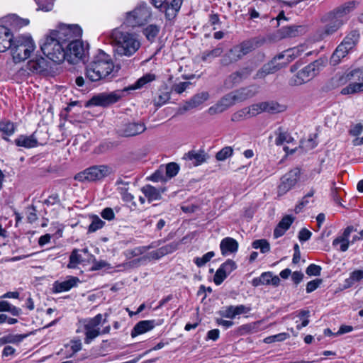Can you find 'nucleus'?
<instances>
[{"label":"nucleus","instance_id":"obj_1","mask_svg":"<svg viewBox=\"0 0 363 363\" xmlns=\"http://www.w3.org/2000/svg\"><path fill=\"white\" fill-rule=\"evenodd\" d=\"M113 69L114 64L111 56L100 50L86 66V77L91 82H98L111 78Z\"/></svg>","mask_w":363,"mask_h":363},{"label":"nucleus","instance_id":"obj_2","mask_svg":"<svg viewBox=\"0 0 363 363\" xmlns=\"http://www.w3.org/2000/svg\"><path fill=\"white\" fill-rule=\"evenodd\" d=\"M111 43L115 45V52L118 56L130 57L140 48V42L136 36L116 28L110 34Z\"/></svg>","mask_w":363,"mask_h":363},{"label":"nucleus","instance_id":"obj_3","mask_svg":"<svg viewBox=\"0 0 363 363\" xmlns=\"http://www.w3.org/2000/svg\"><path fill=\"white\" fill-rule=\"evenodd\" d=\"M82 30L77 24L59 23L55 29L50 30L47 35L48 44L59 43L65 46L73 38H81Z\"/></svg>","mask_w":363,"mask_h":363},{"label":"nucleus","instance_id":"obj_4","mask_svg":"<svg viewBox=\"0 0 363 363\" xmlns=\"http://www.w3.org/2000/svg\"><path fill=\"white\" fill-rule=\"evenodd\" d=\"M11 52L15 63L28 59L35 49L34 42L30 35H21L13 37L11 41Z\"/></svg>","mask_w":363,"mask_h":363},{"label":"nucleus","instance_id":"obj_5","mask_svg":"<svg viewBox=\"0 0 363 363\" xmlns=\"http://www.w3.org/2000/svg\"><path fill=\"white\" fill-rule=\"evenodd\" d=\"M258 41L255 39L244 40L229 49L220 58V64L226 67L242 59L257 48Z\"/></svg>","mask_w":363,"mask_h":363},{"label":"nucleus","instance_id":"obj_6","mask_svg":"<svg viewBox=\"0 0 363 363\" xmlns=\"http://www.w3.org/2000/svg\"><path fill=\"white\" fill-rule=\"evenodd\" d=\"M47 76L54 77L58 74L61 70V65L67 60L65 46L62 44L53 43L47 46Z\"/></svg>","mask_w":363,"mask_h":363},{"label":"nucleus","instance_id":"obj_7","mask_svg":"<svg viewBox=\"0 0 363 363\" xmlns=\"http://www.w3.org/2000/svg\"><path fill=\"white\" fill-rule=\"evenodd\" d=\"M326 59L319 58L310 63L291 79V85L298 86L309 82L314 78L320 71L326 65Z\"/></svg>","mask_w":363,"mask_h":363},{"label":"nucleus","instance_id":"obj_8","mask_svg":"<svg viewBox=\"0 0 363 363\" xmlns=\"http://www.w3.org/2000/svg\"><path fill=\"white\" fill-rule=\"evenodd\" d=\"M113 173L112 168L108 165H94L77 173L74 179L81 182H97Z\"/></svg>","mask_w":363,"mask_h":363},{"label":"nucleus","instance_id":"obj_9","mask_svg":"<svg viewBox=\"0 0 363 363\" xmlns=\"http://www.w3.org/2000/svg\"><path fill=\"white\" fill-rule=\"evenodd\" d=\"M80 38H73L65 45L67 61L69 64L75 65L85 57V48Z\"/></svg>","mask_w":363,"mask_h":363},{"label":"nucleus","instance_id":"obj_10","mask_svg":"<svg viewBox=\"0 0 363 363\" xmlns=\"http://www.w3.org/2000/svg\"><path fill=\"white\" fill-rule=\"evenodd\" d=\"M150 12L144 6L136 7L133 11L127 13L125 23L130 27H136L144 25L150 18Z\"/></svg>","mask_w":363,"mask_h":363},{"label":"nucleus","instance_id":"obj_11","mask_svg":"<svg viewBox=\"0 0 363 363\" xmlns=\"http://www.w3.org/2000/svg\"><path fill=\"white\" fill-rule=\"evenodd\" d=\"M301 174V168L295 167L282 176L278 186V195L283 196L294 187L299 181Z\"/></svg>","mask_w":363,"mask_h":363},{"label":"nucleus","instance_id":"obj_12","mask_svg":"<svg viewBox=\"0 0 363 363\" xmlns=\"http://www.w3.org/2000/svg\"><path fill=\"white\" fill-rule=\"evenodd\" d=\"M121 96V91L119 90L110 93H100L92 96L87 102V106H108L116 103Z\"/></svg>","mask_w":363,"mask_h":363},{"label":"nucleus","instance_id":"obj_13","mask_svg":"<svg viewBox=\"0 0 363 363\" xmlns=\"http://www.w3.org/2000/svg\"><path fill=\"white\" fill-rule=\"evenodd\" d=\"M146 130L145 124L141 121L125 122L117 129V133L122 137H133L140 135Z\"/></svg>","mask_w":363,"mask_h":363},{"label":"nucleus","instance_id":"obj_14","mask_svg":"<svg viewBox=\"0 0 363 363\" xmlns=\"http://www.w3.org/2000/svg\"><path fill=\"white\" fill-rule=\"evenodd\" d=\"M237 264L235 261L228 259L223 263L216 272L213 277V281L216 285H220L227 277L235 269Z\"/></svg>","mask_w":363,"mask_h":363},{"label":"nucleus","instance_id":"obj_15","mask_svg":"<svg viewBox=\"0 0 363 363\" xmlns=\"http://www.w3.org/2000/svg\"><path fill=\"white\" fill-rule=\"evenodd\" d=\"M254 71L252 66H245L231 73L225 79V84L233 86L247 79Z\"/></svg>","mask_w":363,"mask_h":363},{"label":"nucleus","instance_id":"obj_16","mask_svg":"<svg viewBox=\"0 0 363 363\" xmlns=\"http://www.w3.org/2000/svg\"><path fill=\"white\" fill-rule=\"evenodd\" d=\"M277 61V60L274 57L272 60L263 65L262 67L257 70L253 79H264L267 75L274 74L285 67V65L278 63Z\"/></svg>","mask_w":363,"mask_h":363},{"label":"nucleus","instance_id":"obj_17","mask_svg":"<svg viewBox=\"0 0 363 363\" xmlns=\"http://www.w3.org/2000/svg\"><path fill=\"white\" fill-rule=\"evenodd\" d=\"M209 98V94L207 91L198 93L193 96L189 101H186L185 104L179 109L180 113L187 111L190 109L198 107L204 101H207Z\"/></svg>","mask_w":363,"mask_h":363},{"label":"nucleus","instance_id":"obj_18","mask_svg":"<svg viewBox=\"0 0 363 363\" xmlns=\"http://www.w3.org/2000/svg\"><path fill=\"white\" fill-rule=\"evenodd\" d=\"M280 279L278 276H274L271 272H263L259 277H255L252 280V285L255 287L260 285H272L277 286L279 285Z\"/></svg>","mask_w":363,"mask_h":363},{"label":"nucleus","instance_id":"obj_19","mask_svg":"<svg viewBox=\"0 0 363 363\" xmlns=\"http://www.w3.org/2000/svg\"><path fill=\"white\" fill-rule=\"evenodd\" d=\"M356 1H348L343 4L342 5L335 9L333 11H330L328 14V18L330 20H340L339 18L343 17L344 16L353 11L356 6Z\"/></svg>","mask_w":363,"mask_h":363},{"label":"nucleus","instance_id":"obj_20","mask_svg":"<svg viewBox=\"0 0 363 363\" xmlns=\"http://www.w3.org/2000/svg\"><path fill=\"white\" fill-rule=\"evenodd\" d=\"M4 24L10 28V32L12 33V30H17L19 28L28 25L29 20L26 18H21L15 14H11L6 16L3 19Z\"/></svg>","mask_w":363,"mask_h":363},{"label":"nucleus","instance_id":"obj_21","mask_svg":"<svg viewBox=\"0 0 363 363\" xmlns=\"http://www.w3.org/2000/svg\"><path fill=\"white\" fill-rule=\"evenodd\" d=\"M79 281V279L76 277H69L67 280L62 281H56L52 285V292L56 294L67 291L76 286Z\"/></svg>","mask_w":363,"mask_h":363},{"label":"nucleus","instance_id":"obj_22","mask_svg":"<svg viewBox=\"0 0 363 363\" xmlns=\"http://www.w3.org/2000/svg\"><path fill=\"white\" fill-rule=\"evenodd\" d=\"M157 325L155 320H140L137 323L131 330L130 335L135 337L152 330Z\"/></svg>","mask_w":363,"mask_h":363},{"label":"nucleus","instance_id":"obj_23","mask_svg":"<svg viewBox=\"0 0 363 363\" xmlns=\"http://www.w3.org/2000/svg\"><path fill=\"white\" fill-rule=\"evenodd\" d=\"M238 247L239 245L238 241L230 237L223 238L220 243V252L223 256L237 252Z\"/></svg>","mask_w":363,"mask_h":363},{"label":"nucleus","instance_id":"obj_24","mask_svg":"<svg viewBox=\"0 0 363 363\" xmlns=\"http://www.w3.org/2000/svg\"><path fill=\"white\" fill-rule=\"evenodd\" d=\"M13 37L10 28L6 26L0 25V52H5L11 47Z\"/></svg>","mask_w":363,"mask_h":363},{"label":"nucleus","instance_id":"obj_25","mask_svg":"<svg viewBox=\"0 0 363 363\" xmlns=\"http://www.w3.org/2000/svg\"><path fill=\"white\" fill-rule=\"evenodd\" d=\"M303 45H300L298 47H295L289 50H285L281 54H279L278 55L275 56L277 60L286 58V62L281 63V65H285V66L296 59V57H299L301 53L303 52Z\"/></svg>","mask_w":363,"mask_h":363},{"label":"nucleus","instance_id":"obj_26","mask_svg":"<svg viewBox=\"0 0 363 363\" xmlns=\"http://www.w3.org/2000/svg\"><path fill=\"white\" fill-rule=\"evenodd\" d=\"M294 220V218L291 216L286 215L277 224L274 230V237L278 238L284 235L286 231L290 228Z\"/></svg>","mask_w":363,"mask_h":363},{"label":"nucleus","instance_id":"obj_27","mask_svg":"<svg viewBox=\"0 0 363 363\" xmlns=\"http://www.w3.org/2000/svg\"><path fill=\"white\" fill-rule=\"evenodd\" d=\"M164 4V5L160 11H164L166 18L170 20L172 18H174L179 11L182 4V0H172L170 4H169L166 0Z\"/></svg>","mask_w":363,"mask_h":363},{"label":"nucleus","instance_id":"obj_28","mask_svg":"<svg viewBox=\"0 0 363 363\" xmlns=\"http://www.w3.org/2000/svg\"><path fill=\"white\" fill-rule=\"evenodd\" d=\"M141 191L147 199L148 202L151 203L153 201L161 199V194L164 191V189H157L150 184H147L142 188Z\"/></svg>","mask_w":363,"mask_h":363},{"label":"nucleus","instance_id":"obj_29","mask_svg":"<svg viewBox=\"0 0 363 363\" xmlns=\"http://www.w3.org/2000/svg\"><path fill=\"white\" fill-rule=\"evenodd\" d=\"M28 68L33 73L45 74V60L42 56H36L28 62Z\"/></svg>","mask_w":363,"mask_h":363},{"label":"nucleus","instance_id":"obj_30","mask_svg":"<svg viewBox=\"0 0 363 363\" xmlns=\"http://www.w3.org/2000/svg\"><path fill=\"white\" fill-rule=\"evenodd\" d=\"M350 50H347L342 44H340L337 45L333 53L332 54L330 63L333 66H335L340 63L342 59L346 57Z\"/></svg>","mask_w":363,"mask_h":363},{"label":"nucleus","instance_id":"obj_31","mask_svg":"<svg viewBox=\"0 0 363 363\" xmlns=\"http://www.w3.org/2000/svg\"><path fill=\"white\" fill-rule=\"evenodd\" d=\"M14 142L17 146L26 148H31L38 145V140L35 137L34 133L29 136L21 135L15 140Z\"/></svg>","mask_w":363,"mask_h":363},{"label":"nucleus","instance_id":"obj_32","mask_svg":"<svg viewBox=\"0 0 363 363\" xmlns=\"http://www.w3.org/2000/svg\"><path fill=\"white\" fill-rule=\"evenodd\" d=\"M262 108L264 112H267L271 114L281 113L286 109L285 105L280 104L275 101H263Z\"/></svg>","mask_w":363,"mask_h":363},{"label":"nucleus","instance_id":"obj_33","mask_svg":"<svg viewBox=\"0 0 363 363\" xmlns=\"http://www.w3.org/2000/svg\"><path fill=\"white\" fill-rule=\"evenodd\" d=\"M184 159L193 162L194 166H198L204 162L206 160L204 150L199 151L191 150L184 155Z\"/></svg>","mask_w":363,"mask_h":363},{"label":"nucleus","instance_id":"obj_34","mask_svg":"<svg viewBox=\"0 0 363 363\" xmlns=\"http://www.w3.org/2000/svg\"><path fill=\"white\" fill-rule=\"evenodd\" d=\"M360 34L357 30H352L348 33L341 44H342L347 50L352 51L359 42Z\"/></svg>","mask_w":363,"mask_h":363},{"label":"nucleus","instance_id":"obj_35","mask_svg":"<svg viewBox=\"0 0 363 363\" xmlns=\"http://www.w3.org/2000/svg\"><path fill=\"white\" fill-rule=\"evenodd\" d=\"M236 102H242L253 97L256 92L250 87H242L233 91Z\"/></svg>","mask_w":363,"mask_h":363},{"label":"nucleus","instance_id":"obj_36","mask_svg":"<svg viewBox=\"0 0 363 363\" xmlns=\"http://www.w3.org/2000/svg\"><path fill=\"white\" fill-rule=\"evenodd\" d=\"M156 76L154 74L147 73L139 78L135 84L125 89V91L135 90L144 87L147 84L155 80Z\"/></svg>","mask_w":363,"mask_h":363},{"label":"nucleus","instance_id":"obj_37","mask_svg":"<svg viewBox=\"0 0 363 363\" xmlns=\"http://www.w3.org/2000/svg\"><path fill=\"white\" fill-rule=\"evenodd\" d=\"M88 217L91 221V223L87 228V233H94L97 230L103 228L106 224V223L97 215L89 214Z\"/></svg>","mask_w":363,"mask_h":363},{"label":"nucleus","instance_id":"obj_38","mask_svg":"<svg viewBox=\"0 0 363 363\" xmlns=\"http://www.w3.org/2000/svg\"><path fill=\"white\" fill-rule=\"evenodd\" d=\"M277 138L275 140V144L277 145H281L284 143H290L294 139L288 131L285 130L282 127H279L274 132Z\"/></svg>","mask_w":363,"mask_h":363},{"label":"nucleus","instance_id":"obj_39","mask_svg":"<svg viewBox=\"0 0 363 363\" xmlns=\"http://www.w3.org/2000/svg\"><path fill=\"white\" fill-rule=\"evenodd\" d=\"M223 52V46L219 44L216 48L211 50H206L201 54V60L203 62H211L214 58L221 55Z\"/></svg>","mask_w":363,"mask_h":363},{"label":"nucleus","instance_id":"obj_40","mask_svg":"<svg viewBox=\"0 0 363 363\" xmlns=\"http://www.w3.org/2000/svg\"><path fill=\"white\" fill-rule=\"evenodd\" d=\"M259 322H252L242 325L238 328L237 333L240 335L256 333L259 330Z\"/></svg>","mask_w":363,"mask_h":363},{"label":"nucleus","instance_id":"obj_41","mask_svg":"<svg viewBox=\"0 0 363 363\" xmlns=\"http://www.w3.org/2000/svg\"><path fill=\"white\" fill-rule=\"evenodd\" d=\"M160 30V26L155 24H150L143 30V33L148 41L152 43L158 35Z\"/></svg>","mask_w":363,"mask_h":363},{"label":"nucleus","instance_id":"obj_42","mask_svg":"<svg viewBox=\"0 0 363 363\" xmlns=\"http://www.w3.org/2000/svg\"><path fill=\"white\" fill-rule=\"evenodd\" d=\"M0 312H9L13 316H19L22 313V310L20 308L13 306L7 301H1Z\"/></svg>","mask_w":363,"mask_h":363},{"label":"nucleus","instance_id":"obj_43","mask_svg":"<svg viewBox=\"0 0 363 363\" xmlns=\"http://www.w3.org/2000/svg\"><path fill=\"white\" fill-rule=\"evenodd\" d=\"M79 250L74 249L70 256L69 261L67 264V267L69 269H74L79 264H82L85 262V259L82 257V255L79 253Z\"/></svg>","mask_w":363,"mask_h":363},{"label":"nucleus","instance_id":"obj_44","mask_svg":"<svg viewBox=\"0 0 363 363\" xmlns=\"http://www.w3.org/2000/svg\"><path fill=\"white\" fill-rule=\"evenodd\" d=\"M301 28V26L296 25L284 26L280 29V32L283 38H292L299 34V29Z\"/></svg>","mask_w":363,"mask_h":363},{"label":"nucleus","instance_id":"obj_45","mask_svg":"<svg viewBox=\"0 0 363 363\" xmlns=\"http://www.w3.org/2000/svg\"><path fill=\"white\" fill-rule=\"evenodd\" d=\"M16 129L15 124L7 119L0 120V131L6 135H11Z\"/></svg>","mask_w":363,"mask_h":363},{"label":"nucleus","instance_id":"obj_46","mask_svg":"<svg viewBox=\"0 0 363 363\" xmlns=\"http://www.w3.org/2000/svg\"><path fill=\"white\" fill-rule=\"evenodd\" d=\"M361 91H363V83L359 82H354L351 83L347 86L342 89L340 93L342 95H347V94H353L357 92H359Z\"/></svg>","mask_w":363,"mask_h":363},{"label":"nucleus","instance_id":"obj_47","mask_svg":"<svg viewBox=\"0 0 363 363\" xmlns=\"http://www.w3.org/2000/svg\"><path fill=\"white\" fill-rule=\"evenodd\" d=\"M218 103L225 111L232 106L235 105L237 102L232 91L223 96Z\"/></svg>","mask_w":363,"mask_h":363},{"label":"nucleus","instance_id":"obj_48","mask_svg":"<svg viewBox=\"0 0 363 363\" xmlns=\"http://www.w3.org/2000/svg\"><path fill=\"white\" fill-rule=\"evenodd\" d=\"M363 279V269L354 270L350 273V277L345 279L347 287H350L355 282L359 281Z\"/></svg>","mask_w":363,"mask_h":363},{"label":"nucleus","instance_id":"obj_49","mask_svg":"<svg viewBox=\"0 0 363 363\" xmlns=\"http://www.w3.org/2000/svg\"><path fill=\"white\" fill-rule=\"evenodd\" d=\"M315 192V189H311L310 191L302 198L301 201L295 206L294 211L296 213H300L303 208L310 203L309 199L313 197Z\"/></svg>","mask_w":363,"mask_h":363},{"label":"nucleus","instance_id":"obj_50","mask_svg":"<svg viewBox=\"0 0 363 363\" xmlns=\"http://www.w3.org/2000/svg\"><path fill=\"white\" fill-rule=\"evenodd\" d=\"M252 247L254 249H259L262 253H267L270 251L269 242L265 239L256 240L253 241Z\"/></svg>","mask_w":363,"mask_h":363},{"label":"nucleus","instance_id":"obj_51","mask_svg":"<svg viewBox=\"0 0 363 363\" xmlns=\"http://www.w3.org/2000/svg\"><path fill=\"white\" fill-rule=\"evenodd\" d=\"M85 333L84 343L89 344L93 340L101 335L100 329L84 328Z\"/></svg>","mask_w":363,"mask_h":363},{"label":"nucleus","instance_id":"obj_52","mask_svg":"<svg viewBox=\"0 0 363 363\" xmlns=\"http://www.w3.org/2000/svg\"><path fill=\"white\" fill-rule=\"evenodd\" d=\"M346 78L348 80H357L363 83V66L356 68L347 74Z\"/></svg>","mask_w":363,"mask_h":363},{"label":"nucleus","instance_id":"obj_53","mask_svg":"<svg viewBox=\"0 0 363 363\" xmlns=\"http://www.w3.org/2000/svg\"><path fill=\"white\" fill-rule=\"evenodd\" d=\"M332 22L327 24L324 28V34L326 35L334 33L342 24L340 20L333 19Z\"/></svg>","mask_w":363,"mask_h":363},{"label":"nucleus","instance_id":"obj_54","mask_svg":"<svg viewBox=\"0 0 363 363\" xmlns=\"http://www.w3.org/2000/svg\"><path fill=\"white\" fill-rule=\"evenodd\" d=\"M214 256V252L210 251L203 255L201 257H195L194 262L198 267H201L208 262Z\"/></svg>","mask_w":363,"mask_h":363},{"label":"nucleus","instance_id":"obj_55","mask_svg":"<svg viewBox=\"0 0 363 363\" xmlns=\"http://www.w3.org/2000/svg\"><path fill=\"white\" fill-rule=\"evenodd\" d=\"M102 323V314L99 313L94 318L86 320L84 328L100 329L99 325Z\"/></svg>","mask_w":363,"mask_h":363},{"label":"nucleus","instance_id":"obj_56","mask_svg":"<svg viewBox=\"0 0 363 363\" xmlns=\"http://www.w3.org/2000/svg\"><path fill=\"white\" fill-rule=\"evenodd\" d=\"M170 99V92L168 91L161 92L158 97L154 99V105L157 108L161 107Z\"/></svg>","mask_w":363,"mask_h":363},{"label":"nucleus","instance_id":"obj_57","mask_svg":"<svg viewBox=\"0 0 363 363\" xmlns=\"http://www.w3.org/2000/svg\"><path fill=\"white\" fill-rule=\"evenodd\" d=\"M233 152V150L231 147L226 146L218 151L216 155V158L218 161H224L227 158L230 157Z\"/></svg>","mask_w":363,"mask_h":363},{"label":"nucleus","instance_id":"obj_58","mask_svg":"<svg viewBox=\"0 0 363 363\" xmlns=\"http://www.w3.org/2000/svg\"><path fill=\"white\" fill-rule=\"evenodd\" d=\"M249 118L250 117L247 112V107H245L234 113L231 116V121L233 122H239Z\"/></svg>","mask_w":363,"mask_h":363},{"label":"nucleus","instance_id":"obj_59","mask_svg":"<svg viewBox=\"0 0 363 363\" xmlns=\"http://www.w3.org/2000/svg\"><path fill=\"white\" fill-rule=\"evenodd\" d=\"M179 171V166L175 162H169L166 165V176L171 179L174 177Z\"/></svg>","mask_w":363,"mask_h":363},{"label":"nucleus","instance_id":"obj_60","mask_svg":"<svg viewBox=\"0 0 363 363\" xmlns=\"http://www.w3.org/2000/svg\"><path fill=\"white\" fill-rule=\"evenodd\" d=\"M289 337L288 333H281L274 335L269 336L264 338V342L267 344L272 343L274 342H281L285 340Z\"/></svg>","mask_w":363,"mask_h":363},{"label":"nucleus","instance_id":"obj_61","mask_svg":"<svg viewBox=\"0 0 363 363\" xmlns=\"http://www.w3.org/2000/svg\"><path fill=\"white\" fill-rule=\"evenodd\" d=\"M262 102L258 104H254L250 106L247 107V112L249 113L250 117H254L262 112Z\"/></svg>","mask_w":363,"mask_h":363},{"label":"nucleus","instance_id":"obj_62","mask_svg":"<svg viewBox=\"0 0 363 363\" xmlns=\"http://www.w3.org/2000/svg\"><path fill=\"white\" fill-rule=\"evenodd\" d=\"M26 335H12L9 334L4 336L6 344L8 343H18L21 342L25 337Z\"/></svg>","mask_w":363,"mask_h":363},{"label":"nucleus","instance_id":"obj_63","mask_svg":"<svg viewBox=\"0 0 363 363\" xmlns=\"http://www.w3.org/2000/svg\"><path fill=\"white\" fill-rule=\"evenodd\" d=\"M338 245H340V251L341 252H345L347 250L350 242L349 240H345V241L342 240V237L338 236L333 241V246L337 247Z\"/></svg>","mask_w":363,"mask_h":363},{"label":"nucleus","instance_id":"obj_64","mask_svg":"<svg viewBox=\"0 0 363 363\" xmlns=\"http://www.w3.org/2000/svg\"><path fill=\"white\" fill-rule=\"evenodd\" d=\"M179 245V242H172L161 247V249L164 253V255H166L176 251L178 249Z\"/></svg>","mask_w":363,"mask_h":363}]
</instances>
